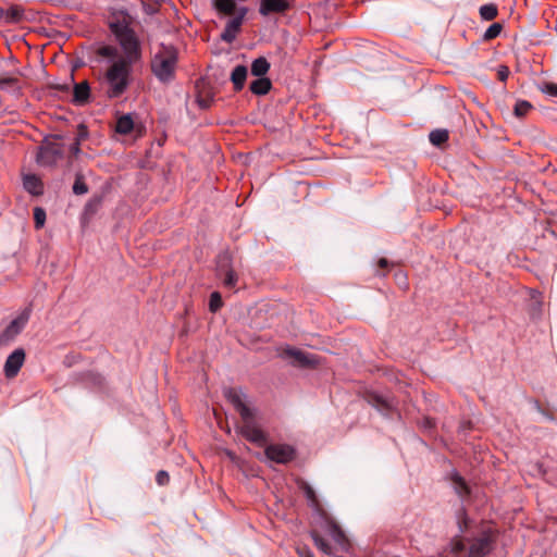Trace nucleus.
Wrapping results in <instances>:
<instances>
[{
	"label": "nucleus",
	"instance_id": "nucleus-34",
	"mask_svg": "<svg viewBox=\"0 0 557 557\" xmlns=\"http://www.w3.org/2000/svg\"><path fill=\"white\" fill-rule=\"evenodd\" d=\"M302 488H304V492H305L307 498L312 504L317 505L318 504V499H317V496H315V493H314L313 488L310 485H308V484H304Z\"/></svg>",
	"mask_w": 557,
	"mask_h": 557
},
{
	"label": "nucleus",
	"instance_id": "nucleus-15",
	"mask_svg": "<svg viewBox=\"0 0 557 557\" xmlns=\"http://www.w3.org/2000/svg\"><path fill=\"white\" fill-rule=\"evenodd\" d=\"M490 550V542L487 537L475 540L469 549V557H483Z\"/></svg>",
	"mask_w": 557,
	"mask_h": 557
},
{
	"label": "nucleus",
	"instance_id": "nucleus-4",
	"mask_svg": "<svg viewBox=\"0 0 557 557\" xmlns=\"http://www.w3.org/2000/svg\"><path fill=\"white\" fill-rule=\"evenodd\" d=\"M264 454L267 458L276 463H287L295 458V449L287 444H273L269 445Z\"/></svg>",
	"mask_w": 557,
	"mask_h": 557
},
{
	"label": "nucleus",
	"instance_id": "nucleus-30",
	"mask_svg": "<svg viewBox=\"0 0 557 557\" xmlns=\"http://www.w3.org/2000/svg\"><path fill=\"white\" fill-rule=\"evenodd\" d=\"M88 191V187L87 185L85 184V182L83 181L82 176L81 175H77L76 176V180L74 182V185H73V193L75 195H84Z\"/></svg>",
	"mask_w": 557,
	"mask_h": 557
},
{
	"label": "nucleus",
	"instance_id": "nucleus-21",
	"mask_svg": "<svg viewBox=\"0 0 557 557\" xmlns=\"http://www.w3.org/2000/svg\"><path fill=\"white\" fill-rule=\"evenodd\" d=\"M24 18V10L20 5H12L5 9L4 24H15Z\"/></svg>",
	"mask_w": 557,
	"mask_h": 557
},
{
	"label": "nucleus",
	"instance_id": "nucleus-20",
	"mask_svg": "<svg viewBox=\"0 0 557 557\" xmlns=\"http://www.w3.org/2000/svg\"><path fill=\"white\" fill-rule=\"evenodd\" d=\"M88 137V131L87 127L84 124H79L77 127V134L74 139V143L70 147V151L73 156H78L81 152L79 146L83 140H85Z\"/></svg>",
	"mask_w": 557,
	"mask_h": 557
},
{
	"label": "nucleus",
	"instance_id": "nucleus-24",
	"mask_svg": "<svg viewBox=\"0 0 557 557\" xmlns=\"http://www.w3.org/2000/svg\"><path fill=\"white\" fill-rule=\"evenodd\" d=\"M311 537L315 544V546L329 556H333L334 552L332 547L326 543V541L315 531L311 532Z\"/></svg>",
	"mask_w": 557,
	"mask_h": 557
},
{
	"label": "nucleus",
	"instance_id": "nucleus-7",
	"mask_svg": "<svg viewBox=\"0 0 557 557\" xmlns=\"http://www.w3.org/2000/svg\"><path fill=\"white\" fill-rule=\"evenodd\" d=\"M284 357L289 359L294 366L297 367H314L318 364V359L312 354H307L302 350L295 348H287L283 352Z\"/></svg>",
	"mask_w": 557,
	"mask_h": 557
},
{
	"label": "nucleus",
	"instance_id": "nucleus-32",
	"mask_svg": "<svg viewBox=\"0 0 557 557\" xmlns=\"http://www.w3.org/2000/svg\"><path fill=\"white\" fill-rule=\"evenodd\" d=\"M502 32V25L499 23L492 24L484 34V39L491 40L496 38Z\"/></svg>",
	"mask_w": 557,
	"mask_h": 557
},
{
	"label": "nucleus",
	"instance_id": "nucleus-19",
	"mask_svg": "<svg viewBox=\"0 0 557 557\" xmlns=\"http://www.w3.org/2000/svg\"><path fill=\"white\" fill-rule=\"evenodd\" d=\"M24 188L32 195L42 194V184L35 175H26L23 181Z\"/></svg>",
	"mask_w": 557,
	"mask_h": 557
},
{
	"label": "nucleus",
	"instance_id": "nucleus-11",
	"mask_svg": "<svg viewBox=\"0 0 557 557\" xmlns=\"http://www.w3.org/2000/svg\"><path fill=\"white\" fill-rule=\"evenodd\" d=\"M226 397L233 404L235 409L239 412L242 419H248L249 416L253 413V411L246 404L244 396L239 392L235 389H228L226 392Z\"/></svg>",
	"mask_w": 557,
	"mask_h": 557
},
{
	"label": "nucleus",
	"instance_id": "nucleus-40",
	"mask_svg": "<svg viewBox=\"0 0 557 557\" xmlns=\"http://www.w3.org/2000/svg\"><path fill=\"white\" fill-rule=\"evenodd\" d=\"M5 22V9L0 7V24Z\"/></svg>",
	"mask_w": 557,
	"mask_h": 557
},
{
	"label": "nucleus",
	"instance_id": "nucleus-6",
	"mask_svg": "<svg viewBox=\"0 0 557 557\" xmlns=\"http://www.w3.org/2000/svg\"><path fill=\"white\" fill-rule=\"evenodd\" d=\"M242 434L249 441L257 445H264L267 436L263 431L258 428L253 422V413L248 419H243V426L240 428Z\"/></svg>",
	"mask_w": 557,
	"mask_h": 557
},
{
	"label": "nucleus",
	"instance_id": "nucleus-13",
	"mask_svg": "<svg viewBox=\"0 0 557 557\" xmlns=\"http://www.w3.org/2000/svg\"><path fill=\"white\" fill-rule=\"evenodd\" d=\"M247 75L248 69L245 65H237L234 67L231 73V82L235 91H239L244 88Z\"/></svg>",
	"mask_w": 557,
	"mask_h": 557
},
{
	"label": "nucleus",
	"instance_id": "nucleus-41",
	"mask_svg": "<svg viewBox=\"0 0 557 557\" xmlns=\"http://www.w3.org/2000/svg\"><path fill=\"white\" fill-rule=\"evenodd\" d=\"M379 265L381 268H386L388 265V261L385 258L380 259Z\"/></svg>",
	"mask_w": 557,
	"mask_h": 557
},
{
	"label": "nucleus",
	"instance_id": "nucleus-44",
	"mask_svg": "<svg viewBox=\"0 0 557 557\" xmlns=\"http://www.w3.org/2000/svg\"><path fill=\"white\" fill-rule=\"evenodd\" d=\"M459 529L462 531V524H461V521L459 520Z\"/></svg>",
	"mask_w": 557,
	"mask_h": 557
},
{
	"label": "nucleus",
	"instance_id": "nucleus-35",
	"mask_svg": "<svg viewBox=\"0 0 557 557\" xmlns=\"http://www.w3.org/2000/svg\"><path fill=\"white\" fill-rule=\"evenodd\" d=\"M156 480L159 485H165L170 481L169 473L161 470L157 473Z\"/></svg>",
	"mask_w": 557,
	"mask_h": 557
},
{
	"label": "nucleus",
	"instance_id": "nucleus-1",
	"mask_svg": "<svg viewBox=\"0 0 557 557\" xmlns=\"http://www.w3.org/2000/svg\"><path fill=\"white\" fill-rule=\"evenodd\" d=\"M111 29L123 53L113 46H104L99 49V54L109 59L101 85L109 98H117L128 88L132 81V67L140 59L141 50L135 33L126 25L111 24Z\"/></svg>",
	"mask_w": 557,
	"mask_h": 557
},
{
	"label": "nucleus",
	"instance_id": "nucleus-12",
	"mask_svg": "<svg viewBox=\"0 0 557 557\" xmlns=\"http://www.w3.org/2000/svg\"><path fill=\"white\" fill-rule=\"evenodd\" d=\"M289 9L287 0H261L259 13L267 16L272 13H284Z\"/></svg>",
	"mask_w": 557,
	"mask_h": 557
},
{
	"label": "nucleus",
	"instance_id": "nucleus-31",
	"mask_svg": "<svg viewBox=\"0 0 557 557\" xmlns=\"http://www.w3.org/2000/svg\"><path fill=\"white\" fill-rule=\"evenodd\" d=\"M222 307V298L218 292H214L210 296L209 309L212 312H216Z\"/></svg>",
	"mask_w": 557,
	"mask_h": 557
},
{
	"label": "nucleus",
	"instance_id": "nucleus-28",
	"mask_svg": "<svg viewBox=\"0 0 557 557\" xmlns=\"http://www.w3.org/2000/svg\"><path fill=\"white\" fill-rule=\"evenodd\" d=\"M453 483H454L456 492L460 496H463V495L468 494V492H469L468 491V486H467V484L465 483L463 479L460 475L454 474L453 475Z\"/></svg>",
	"mask_w": 557,
	"mask_h": 557
},
{
	"label": "nucleus",
	"instance_id": "nucleus-38",
	"mask_svg": "<svg viewBox=\"0 0 557 557\" xmlns=\"http://www.w3.org/2000/svg\"><path fill=\"white\" fill-rule=\"evenodd\" d=\"M299 557H314L313 554L306 547L298 548Z\"/></svg>",
	"mask_w": 557,
	"mask_h": 557
},
{
	"label": "nucleus",
	"instance_id": "nucleus-36",
	"mask_svg": "<svg viewBox=\"0 0 557 557\" xmlns=\"http://www.w3.org/2000/svg\"><path fill=\"white\" fill-rule=\"evenodd\" d=\"M463 543L461 540L459 539H455L453 540L451 544H450V550L454 553V554H458L460 553L461 550H463Z\"/></svg>",
	"mask_w": 557,
	"mask_h": 557
},
{
	"label": "nucleus",
	"instance_id": "nucleus-23",
	"mask_svg": "<svg viewBox=\"0 0 557 557\" xmlns=\"http://www.w3.org/2000/svg\"><path fill=\"white\" fill-rule=\"evenodd\" d=\"M134 127V122L131 115H123L117 119L115 131L120 134H128Z\"/></svg>",
	"mask_w": 557,
	"mask_h": 557
},
{
	"label": "nucleus",
	"instance_id": "nucleus-2",
	"mask_svg": "<svg viewBox=\"0 0 557 557\" xmlns=\"http://www.w3.org/2000/svg\"><path fill=\"white\" fill-rule=\"evenodd\" d=\"M178 62V52L171 45H159L152 53L150 69L156 78L162 84H170L175 79Z\"/></svg>",
	"mask_w": 557,
	"mask_h": 557
},
{
	"label": "nucleus",
	"instance_id": "nucleus-26",
	"mask_svg": "<svg viewBox=\"0 0 557 557\" xmlns=\"http://www.w3.org/2000/svg\"><path fill=\"white\" fill-rule=\"evenodd\" d=\"M480 14L483 20L492 21L497 16V8L494 4H485L480 8Z\"/></svg>",
	"mask_w": 557,
	"mask_h": 557
},
{
	"label": "nucleus",
	"instance_id": "nucleus-16",
	"mask_svg": "<svg viewBox=\"0 0 557 557\" xmlns=\"http://www.w3.org/2000/svg\"><path fill=\"white\" fill-rule=\"evenodd\" d=\"M90 94L89 85L86 81L81 82L74 86L73 90V101L77 104L85 103Z\"/></svg>",
	"mask_w": 557,
	"mask_h": 557
},
{
	"label": "nucleus",
	"instance_id": "nucleus-17",
	"mask_svg": "<svg viewBox=\"0 0 557 557\" xmlns=\"http://www.w3.org/2000/svg\"><path fill=\"white\" fill-rule=\"evenodd\" d=\"M214 8L225 15H237L238 7L235 0H213Z\"/></svg>",
	"mask_w": 557,
	"mask_h": 557
},
{
	"label": "nucleus",
	"instance_id": "nucleus-37",
	"mask_svg": "<svg viewBox=\"0 0 557 557\" xmlns=\"http://www.w3.org/2000/svg\"><path fill=\"white\" fill-rule=\"evenodd\" d=\"M497 75L502 82H505L508 78L509 69L505 65H500L497 71Z\"/></svg>",
	"mask_w": 557,
	"mask_h": 557
},
{
	"label": "nucleus",
	"instance_id": "nucleus-10",
	"mask_svg": "<svg viewBox=\"0 0 557 557\" xmlns=\"http://www.w3.org/2000/svg\"><path fill=\"white\" fill-rule=\"evenodd\" d=\"M230 255L223 253L219 257L218 268L221 274H224L223 282L227 287H234L237 282L235 272L230 268Z\"/></svg>",
	"mask_w": 557,
	"mask_h": 557
},
{
	"label": "nucleus",
	"instance_id": "nucleus-14",
	"mask_svg": "<svg viewBox=\"0 0 557 557\" xmlns=\"http://www.w3.org/2000/svg\"><path fill=\"white\" fill-rule=\"evenodd\" d=\"M24 323L20 320H13L7 329L0 334V346L7 345L21 332Z\"/></svg>",
	"mask_w": 557,
	"mask_h": 557
},
{
	"label": "nucleus",
	"instance_id": "nucleus-22",
	"mask_svg": "<svg viewBox=\"0 0 557 557\" xmlns=\"http://www.w3.org/2000/svg\"><path fill=\"white\" fill-rule=\"evenodd\" d=\"M270 70V63L263 57L256 59L251 64V73L257 77H264Z\"/></svg>",
	"mask_w": 557,
	"mask_h": 557
},
{
	"label": "nucleus",
	"instance_id": "nucleus-39",
	"mask_svg": "<svg viewBox=\"0 0 557 557\" xmlns=\"http://www.w3.org/2000/svg\"><path fill=\"white\" fill-rule=\"evenodd\" d=\"M16 83V79L15 78H12V77H9V78H5V79H0V87H2L3 85H15Z\"/></svg>",
	"mask_w": 557,
	"mask_h": 557
},
{
	"label": "nucleus",
	"instance_id": "nucleus-29",
	"mask_svg": "<svg viewBox=\"0 0 557 557\" xmlns=\"http://www.w3.org/2000/svg\"><path fill=\"white\" fill-rule=\"evenodd\" d=\"M34 220L36 228H41L46 222V211L40 207H36L34 209Z\"/></svg>",
	"mask_w": 557,
	"mask_h": 557
},
{
	"label": "nucleus",
	"instance_id": "nucleus-42",
	"mask_svg": "<svg viewBox=\"0 0 557 557\" xmlns=\"http://www.w3.org/2000/svg\"><path fill=\"white\" fill-rule=\"evenodd\" d=\"M539 295H540L539 293H536V292H532V298H533L536 302H539V301H537V296H539Z\"/></svg>",
	"mask_w": 557,
	"mask_h": 557
},
{
	"label": "nucleus",
	"instance_id": "nucleus-43",
	"mask_svg": "<svg viewBox=\"0 0 557 557\" xmlns=\"http://www.w3.org/2000/svg\"><path fill=\"white\" fill-rule=\"evenodd\" d=\"M199 104H200L202 108L208 107V102H207V101L199 100Z\"/></svg>",
	"mask_w": 557,
	"mask_h": 557
},
{
	"label": "nucleus",
	"instance_id": "nucleus-25",
	"mask_svg": "<svg viewBox=\"0 0 557 557\" xmlns=\"http://www.w3.org/2000/svg\"><path fill=\"white\" fill-rule=\"evenodd\" d=\"M429 138L434 146H441L448 139V132L446 129H434L430 133Z\"/></svg>",
	"mask_w": 557,
	"mask_h": 557
},
{
	"label": "nucleus",
	"instance_id": "nucleus-33",
	"mask_svg": "<svg viewBox=\"0 0 557 557\" xmlns=\"http://www.w3.org/2000/svg\"><path fill=\"white\" fill-rule=\"evenodd\" d=\"M539 89L550 97H557V84L543 83L539 86Z\"/></svg>",
	"mask_w": 557,
	"mask_h": 557
},
{
	"label": "nucleus",
	"instance_id": "nucleus-8",
	"mask_svg": "<svg viewBox=\"0 0 557 557\" xmlns=\"http://www.w3.org/2000/svg\"><path fill=\"white\" fill-rule=\"evenodd\" d=\"M25 361V351L22 348L15 349L5 360L4 374L7 377H14Z\"/></svg>",
	"mask_w": 557,
	"mask_h": 557
},
{
	"label": "nucleus",
	"instance_id": "nucleus-3",
	"mask_svg": "<svg viewBox=\"0 0 557 557\" xmlns=\"http://www.w3.org/2000/svg\"><path fill=\"white\" fill-rule=\"evenodd\" d=\"M64 137L63 135H54L51 140H48L45 146L41 147L38 161L42 165H53L63 156V147L59 143Z\"/></svg>",
	"mask_w": 557,
	"mask_h": 557
},
{
	"label": "nucleus",
	"instance_id": "nucleus-9",
	"mask_svg": "<svg viewBox=\"0 0 557 557\" xmlns=\"http://www.w3.org/2000/svg\"><path fill=\"white\" fill-rule=\"evenodd\" d=\"M326 532L332 537L338 549L343 552L349 550L350 543L336 522L333 520H326Z\"/></svg>",
	"mask_w": 557,
	"mask_h": 557
},
{
	"label": "nucleus",
	"instance_id": "nucleus-27",
	"mask_svg": "<svg viewBox=\"0 0 557 557\" xmlns=\"http://www.w3.org/2000/svg\"><path fill=\"white\" fill-rule=\"evenodd\" d=\"M532 109V104L529 101L520 100L515 106V115L517 117H523Z\"/></svg>",
	"mask_w": 557,
	"mask_h": 557
},
{
	"label": "nucleus",
	"instance_id": "nucleus-18",
	"mask_svg": "<svg viewBox=\"0 0 557 557\" xmlns=\"http://www.w3.org/2000/svg\"><path fill=\"white\" fill-rule=\"evenodd\" d=\"M271 81L267 77H258L250 84V91L255 95L262 96L271 89Z\"/></svg>",
	"mask_w": 557,
	"mask_h": 557
},
{
	"label": "nucleus",
	"instance_id": "nucleus-5",
	"mask_svg": "<svg viewBox=\"0 0 557 557\" xmlns=\"http://www.w3.org/2000/svg\"><path fill=\"white\" fill-rule=\"evenodd\" d=\"M247 14V8L240 7L237 15L232 16L225 25L224 30L221 33V39L227 44H231L237 37L245 15Z\"/></svg>",
	"mask_w": 557,
	"mask_h": 557
}]
</instances>
